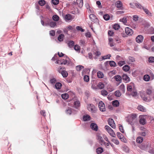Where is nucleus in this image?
<instances>
[{
  "mask_svg": "<svg viewBox=\"0 0 154 154\" xmlns=\"http://www.w3.org/2000/svg\"><path fill=\"white\" fill-rule=\"evenodd\" d=\"M136 115L135 114H132L131 117L128 119V122L129 124L131 125H134L135 123H136Z\"/></svg>",
  "mask_w": 154,
  "mask_h": 154,
  "instance_id": "nucleus-1",
  "label": "nucleus"
},
{
  "mask_svg": "<svg viewBox=\"0 0 154 154\" xmlns=\"http://www.w3.org/2000/svg\"><path fill=\"white\" fill-rule=\"evenodd\" d=\"M105 128L106 130L110 135L113 137H115L116 135L112 128L108 125H106Z\"/></svg>",
  "mask_w": 154,
  "mask_h": 154,
  "instance_id": "nucleus-2",
  "label": "nucleus"
},
{
  "mask_svg": "<svg viewBox=\"0 0 154 154\" xmlns=\"http://www.w3.org/2000/svg\"><path fill=\"white\" fill-rule=\"evenodd\" d=\"M116 7L118 8V10H123L124 8L123 7V4L122 2L119 1H117L115 3Z\"/></svg>",
  "mask_w": 154,
  "mask_h": 154,
  "instance_id": "nucleus-3",
  "label": "nucleus"
},
{
  "mask_svg": "<svg viewBox=\"0 0 154 154\" xmlns=\"http://www.w3.org/2000/svg\"><path fill=\"white\" fill-rule=\"evenodd\" d=\"M66 112L67 114L70 115L76 114L77 111L70 108H69L66 110Z\"/></svg>",
  "mask_w": 154,
  "mask_h": 154,
  "instance_id": "nucleus-4",
  "label": "nucleus"
},
{
  "mask_svg": "<svg viewBox=\"0 0 154 154\" xmlns=\"http://www.w3.org/2000/svg\"><path fill=\"white\" fill-rule=\"evenodd\" d=\"M98 106L100 110L101 111L103 112L105 111V106L104 103L102 101H100L99 102Z\"/></svg>",
  "mask_w": 154,
  "mask_h": 154,
  "instance_id": "nucleus-5",
  "label": "nucleus"
},
{
  "mask_svg": "<svg viewBox=\"0 0 154 154\" xmlns=\"http://www.w3.org/2000/svg\"><path fill=\"white\" fill-rule=\"evenodd\" d=\"M108 123L109 125L113 128H116V125L114 123V120L111 118H109L108 120Z\"/></svg>",
  "mask_w": 154,
  "mask_h": 154,
  "instance_id": "nucleus-6",
  "label": "nucleus"
},
{
  "mask_svg": "<svg viewBox=\"0 0 154 154\" xmlns=\"http://www.w3.org/2000/svg\"><path fill=\"white\" fill-rule=\"evenodd\" d=\"M126 33L128 35H131L133 33V31L130 28L127 27L125 29Z\"/></svg>",
  "mask_w": 154,
  "mask_h": 154,
  "instance_id": "nucleus-7",
  "label": "nucleus"
},
{
  "mask_svg": "<svg viewBox=\"0 0 154 154\" xmlns=\"http://www.w3.org/2000/svg\"><path fill=\"white\" fill-rule=\"evenodd\" d=\"M88 109L89 111L93 112H95L96 111L95 106L92 104H90V105L88 106Z\"/></svg>",
  "mask_w": 154,
  "mask_h": 154,
  "instance_id": "nucleus-8",
  "label": "nucleus"
},
{
  "mask_svg": "<svg viewBox=\"0 0 154 154\" xmlns=\"http://www.w3.org/2000/svg\"><path fill=\"white\" fill-rule=\"evenodd\" d=\"M122 79L125 82H128L130 81V78L126 74H124L122 75Z\"/></svg>",
  "mask_w": 154,
  "mask_h": 154,
  "instance_id": "nucleus-9",
  "label": "nucleus"
},
{
  "mask_svg": "<svg viewBox=\"0 0 154 154\" xmlns=\"http://www.w3.org/2000/svg\"><path fill=\"white\" fill-rule=\"evenodd\" d=\"M143 39V36L141 35L137 36L136 38V42L138 43L141 42Z\"/></svg>",
  "mask_w": 154,
  "mask_h": 154,
  "instance_id": "nucleus-10",
  "label": "nucleus"
},
{
  "mask_svg": "<svg viewBox=\"0 0 154 154\" xmlns=\"http://www.w3.org/2000/svg\"><path fill=\"white\" fill-rule=\"evenodd\" d=\"M90 127L93 130L95 131H97L98 127L95 123H91V124Z\"/></svg>",
  "mask_w": 154,
  "mask_h": 154,
  "instance_id": "nucleus-11",
  "label": "nucleus"
},
{
  "mask_svg": "<svg viewBox=\"0 0 154 154\" xmlns=\"http://www.w3.org/2000/svg\"><path fill=\"white\" fill-rule=\"evenodd\" d=\"M49 26L52 28H54L56 27L57 23H56L54 21H49Z\"/></svg>",
  "mask_w": 154,
  "mask_h": 154,
  "instance_id": "nucleus-12",
  "label": "nucleus"
},
{
  "mask_svg": "<svg viewBox=\"0 0 154 154\" xmlns=\"http://www.w3.org/2000/svg\"><path fill=\"white\" fill-rule=\"evenodd\" d=\"M109 63V64L111 67H115L117 66L116 65V63L113 61H106L105 63L107 64L108 63Z\"/></svg>",
  "mask_w": 154,
  "mask_h": 154,
  "instance_id": "nucleus-13",
  "label": "nucleus"
},
{
  "mask_svg": "<svg viewBox=\"0 0 154 154\" xmlns=\"http://www.w3.org/2000/svg\"><path fill=\"white\" fill-rule=\"evenodd\" d=\"M117 135L118 137L122 141L125 142V141H124L125 139L123 138L124 136L122 134L119 132H118L117 133Z\"/></svg>",
  "mask_w": 154,
  "mask_h": 154,
  "instance_id": "nucleus-14",
  "label": "nucleus"
},
{
  "mask_svg": "<svg viewBox=\"0 0 154 154\" xmlns=\"http://www.w3.org/2000/svg\"><path fill=\"white\" fill-rule=\"evenodd\" d=\"M72 15L69 14H66L64 17V18L66 21L71 20H72Z\"/></svg>",
  "mask_w": 154,
  "mask_h": 154,
  "instance_id": "nucleus-15",
  "label": "nucleus"
},
{
  "mask_svg": "<svg viewBox=\"0 0 154 154\" xmlns=\"http://www.w3.org/2000/svg\"><path fill=\"white\" fill-rule=\"evenodd\" d=\"M80 104V102L79 100H77L74 102V106L76 108H78L79 107Z\"/></svg>",
  "mask_w": 154,
  "mask_h": 154,
  "instance_id": "nucleus-16",
  "label": "nucleus"
},
{
  "mask_svg": "<svg viewBox=\"0 0 154 154\" xmlns=\"http://www.w3.org/2000/svg\"><path fill=\"white\" fill-rule=\"evenodd\" d=\"M115 79L117 82H121L122 79V77L119 75H117L114 77Z\"/></svg>",
  "mask_w": 154,
  "mask_h": 154,
  "instance_id": "nucleus-17",
  "label": "nucleus"
},
{
  "mask_svg": "<svg viewBox=\"0 0 154 154\" xmlns=\"http://www.w3.org/2000/svg\"><path fill=\"white\" fill-rule=\"evenodd\" d=\"M96 152L97 154H100L103 151V149L101 147H99L96 149Z\"/></svg>",
  "mask_w": 154,
  "mask_h": 154,
  "instance_id": "nucleus-18",
  "label": "nucleus"
},
{
  "mask_svg": "<svg viewBox=\"0 0 154 154\" xmlns=\"http://www.w3.org/2000/svg\"><path fill=\"white\" fill-rule=\"evenodd\" d=\"M138 109L142 112H145L146 111V109L141 105H139L137 107Z\"/></svg>",
  "mask_w": 154,
  "mask_h": 154,
  "instance_id": "nucleus-19",
  "label": "nucleus"
},
{
  "mask_svg": "<svg viewBox=\"0 0 154 154\" xmlns=\"http://www.w3.org/2000/svg\"><path fill=\"white\" fill-rule=\"evenodd\" d=\"M83 119L85 121H89L90 120V116L88 115H85L83 117Z\"/></svg>",
  "mask_w": 154,
  "mask_h": 154,
  "instance_id": "nucleus-20",
  "label": "nucleus"
},
{
  "mask_svg": "<svg viewBox=\"0 0 154 154\" xmlns=\"http://www.w3.org/2000/svg\"><path fill=\"white\" fill-rule=\"evenodd\" d=\"M97 76L98 78L101 79L103 78L104 75L103 72L100 71H99L97 72Z\"/></svg>",
  "mask_w": 154,
  "mask_h": 154,
  "instance_id": "nucleus-21",
  "label": "nucleus"
},
{
  "mask_svg": "<svg viewBox=\"0 0 154 154\" xmlns=\"http://www.w3.org/2000/svg\"><path fill=\"white\" fill-rule=\"evenodd\" d=\"M38 4L41 6H43L46 4V2L45 0H40L38 1Z\"/></svg>",
  "mask_w": 154,
  "mask_h": 154,
  "instance_id": "nucleus-22",
  "label": "nucleus"
},
{
  "mask_svg": "<svg viewBox=\"0 0 154 154\" xmlns=\"http://www.w3.org/2000/svg\"><path fill=\"white\" fill-rule=\"evenodd\" d=\"M119 104V103L117 100H115L112 101V105L114 106L118 107Z\"/></svg>",
  "mask_w": 154,
  "mask_h": 154,
  "instance_id": "nucleus-23",
  "label": "nucleus"
},
{
  "mask_svg": "<svg viewBox=\"0 0 154 154\" xmlns=\"http://www.w3.org/2000/svg\"><path fill=\"white\" fill-rule=\"evenodd\" d=\"M143 140V138L142 137H139L137 138L136 139V141L137 143H140Z\"/></svg>",
  "mask_w": 154,
  "mask_h": 154,
  "instance_id": "nucleus-24",
  "label": "nucleus"
},
{
  "mask_svg": "<svg viewBox=\"0 0 154 154\" xmlns=\"http://www.w3.org/2000/svg\"><path fill=\"white\" fill-rule=\"evenodd\" d=\"M143 10V11L145 12V13L148 16H152L151 13L149 11L148 9L144 8Z\"/></svg>",
  "mask_w": 154,
  "mask_h": 154,
  "instance_id": "nucleus-25",
  "label": "nucleus"
},
{
  "mask_svg": "<svg viewBox=\"0 0 154 154\" xmlns=\"http://www.w3.org/2000/svg\"><path fill=\"white\" fill-rule=\"evenodd\" d=\"M62 84L60 82H57L55 85V86L57 89H60L62 87Z\"/></svg>",
  "mask_w": 154,
  "mask_h": 154,
  "instance_id": "nucleus-26",
  "label": "nucleus"
},
{
  "mask_svg": "<svg viewBox=\"0 0 154 154\" xmlns=\"http://www.w3.org/2000/svg\"><path fill=\"white\" fill-rule=\"evenodd\" d=\"M64 37L63 34H60L58 37V40L60 42L62 41L63 40V38Z\"/></svg>",
  "mask_w": 154,
  "mask_h": 154,
  "instance_id": "nucleus-27",
  "label": "nucleus"
},
{
  "mask_svg": "<svg viewBox=\"0 0 154 154\" xmlns=\"http://www.w3.org/2000/svg\"><path fill=\"white\" fill-rule=\"evenodd\" d=\"M122 69L125 72H127L130 69V67L128 65H125L123 67Z\"/></svg>",
  "mask_w": 154,
  "mask_h": 154,
  "instance_id": "nucleus-28",
  "label": "nucleus"
},
{
  "mask_svg": "<svg viewBox=\"0 0 154 154\" xmlns=\"http://www.w3.org/2000/svg\"><path fill=\"white\" fill-rule=\"evenodd\" d=\"M153 92H152V90L150 89H148L146 90V93L147 94L152 96V94Z\"/></svg>",
  "mask_w": 154,
  "mask_h": 154,
  "instance_id": "nucleus-29",
  "label": "nucleus"
},
{
  "mask_svg": "<svg viewBox=\"0 0 154 154\" xmlns=\"http://www.w3.org/2000/svg\"><path fill=\"white\" fill-rule=\"evenodd\" d=\"M52 19L55 21H57L59 20V17L57 15H54L52 17Z\"/></svg>",
  "mask_w": 154,
  "mask_h": 154,
  "instance_id": "nucleus-30",
  "label": "nucleus"
},
{
  "mask_svg": "<svg viewBox=\"0 0 154 154\" xmlns=\"http://www.w3.org/2000/svg\"><path fill=\"white\" fill-rule=\"evenodd\" d=\"M61 74L62 76L64 78L67 77L68 75V73L65 70H63L62 71Z\"/></svg>",
  "mask_w": 154,
  "mask_h": 154,
  "instance_id": "nucleus-31",
  "label": "nucleus"
},
{
  "mask_svg": "<svg viewBox=\"0 0 154 154\" xmlns=\"http://www.w3.org/2000/svg\"><path fill=\"white\" fill-rule=\"evenodd\" d=\"M68 46L70 48H72L74 45V42L73 41H70L68 43Z\"/></svg>",
  "mask_w": 154,
  "mask_h": 154,
  "instance_id": "nucleus-32",
  "label": "nucleus"
},
{
  "mask_svg": "<svg viewBox=\"0 0 154 154\" xmlns=\"http://www.w3.org/2000/svg\"><path fill=\"white\" fill-rule=\"evenodd\" d=\"M97 87L100 89H103L104 88V85L103 83L100 82L98 84Z\"/></svg>",
  "mask_w": 154,
  "mask_h": 154,
  "instance_id": "nucleus-33",
  "label": "nucleus"
},
{
  "mask_svg": "<svg viewBox=\"0 0 154 154\" xmlns=\"http://www.w3.org/2000/svg\"><path fill=\"white\" fill-rule=\"evenodd\" d=\"M150 79V77L148 75H146L144 76L143 79L144 81L148 82L149 80Z\"/></svg>",
  "mask_w": 154,
  "mask_h": 154,
  "instance_id": "nucleus-34",
  "label": "nucleus"
},
{
  "mask_svg": "<svg viewBox=\"0 0 154 154\" xmlns=\"http://www.w3.org/2000/svg\"><path fill=\"white\" fill-rule=\"evenodd\" d=\"M61 97L63 99L66 100L69 97V95L68 94H64L61 95Z\"/></svg>",
  "mask_w": 154,
  "mask_h": 154,
  "instance_id": "nucleus-35",
  "label": "nucleus"
},
{
  "mask_svg": "<svg viewBox=\"0 0 154 154\" xmlns=\"http://www.w3.org/2000/svg\"><path fill=\"white\" fill-rule=\"evenodd\" d=\"M135 6L137 7L138 8H139L140 9H143L144 8V7L142 6L139 3H135L134 4Z\"/></svg>",
  "mask_w": 154,
  "mask_h": 154,
  "instance_id": "nucleus-36",
  "label": "nucleus"
},
{
  "mask_svg": "<svg viewBox=\"0 0 154 154\" xmlns=\"http://www.w3.org/2000/svg\"><path fill=\"white\" fill-rule=\"evenodd\" d=\"M120 90L123 93L125 92V86L124 84H122L119 87Z\"/></svg>",
  "mask_w": 154,
  "mask_h": 154,
  "instance_id": "nucleus-37",
  "label": "nucleus"
},
{
  "mask_svg": "<svg viewBox=\"0 0 154 154\" xmlns=\"http://www.w3.org/2000/svg\"><path fill=\"white\" fill-rule=\"evenodd\" d=\"M115 95L116 97H119L121 96V93L119 91H117L115 92Z\"/></svg>",
  "mask_w": 154,
  "mask_h": 154,
  "instance_id": "nucleus-38",
  "label": "nucleus"
},
{
  "mask_svg": "<svg viewBox=\"0 0 154 154\" xmlns=\"http://www.w3.org/2000/svg\"><path fill=\"white\" fill-rule=\"evenodd\" d=\"M101 94L103 96H106L108 94V92L106 90H103L101 91Z\"/></svg>",
  "mask_w": 154,
  "mask_h": 154,
  "instance_id": "nucleus-39",
  "label": "nucleus"
},
{
  "mask_svg": "<svg viewBox=\"0 0 154 154\" xmlns=\"http://www.w3.org/2000/svg\"><path fill=\"white\" fill-rule=\"evenodd\" d=\"M103 18L105 20H108L109 19L110 16L108 14H106L103 16Z\"/></svg>",
  "mask_w": 154,
  "mask_h": 154,
  "instance_id": "nucleus-40",
  "label": "nucleus"
},
{
  "mask_svg": "<svg viewBox=\"0 0 154 154\" xmlns=\"http://www.w3.org/2000/svg\"><path fill=\"white\" fill-rule=\"evenodd\" d=\"M59 0H52V3L54 5H57L59 3Z\"/></svg>",
  "mask_w": 154,
  "mask_h": 154,
  "instance_id": "nucleus-41",
  "label": "nucleus"
},
{
  "mask_svg": "<svg viewBox=\"0 0 154 154\" xmlns=\"http://www.w3.org/2000/svg\"><path fill=\"white\" fill-rule=\"evenodd\" d=\"M140 123L142 125H144L146 123L145 119L143 118L140 119Z\"/></svg>",
  "mask_w": 154,
  "mask_h": 154,
  "instance_id": "nucleus-42",
  "label": "nucleus"
},
{
  "mask_svg": "<svg viewBox=\"0 0 154 154\" xmlns=\"http://www.w3.org/2000/svg\"><path fill=\"white\" fill-rule=\"evenodd\" d=\"M111 57V55L110 54L106 55L105 56H102V60H105L107 59H109Z\"/></svg>",
  "mask_w": 154,
  "mask_h": 154,
  "instance_id": "nucleus-43",
  "label": "nucleus"
},
{
  "mask_svg": "<svg viewBox=\"0 0 154 154\" xmlns=\"http://www.w3.org/2000/svg\"><path fill=\"white\" fill-rule=\"evenodd\" d=\"M111 141L116 145H118L119 144V142L117 139H112Z\"/></svg>",
  "mask_w": 154,
  "mask_h": 154,
  "instance_id": "nucleus-44",
  "label": "nucleus"
},
{
  "mask_svg": "<svg viewBox=\"0 0 154 154\" xmlns=\"http://www.w3.org/2000/svg\"><path fill=\"white\" fill-rule=\"evenodd\" d=\"M113 28L116 30H118L120 27V26L118 24H115L114 25Z\"/></svg>",
  "mask_w": 154,
  "mask_h": 154,
  "instance_id": "nucleus-45",
  "label": "nucleus"
},
{
  "mask_svg": "<svg viewBox=\"0 0 154 154\" xmlns=\"http://www.w3.org/2000/svg\"><path fill=\"white\" fill-rule=\"evenodd\" d=\"M76 68L77 71H80L82 68H84V66L82 65H79L76 66Z\"/></svg>",
  "mask_w": 154,
  "mask_h": 154,
  "instance_id": "nucleus-46",
  "label": "nucleus"
},
{
  "mask_svg": "<svg viewBox=\"0 0 154 154\" xmlns=\"http://www.w3.org/2000/svg\"><path fill=\"white\" fill-rule=\"evenodd\" d=\"M84 80L85 81L88 82L89 80V77L88 75H85L84 76Z\"/></svg>",
  "mask_w": 154,
  "mask_h": 154,
  "instance_id": "nucleus-47",
  "label": "nucleus"
},
{
  "mask_svg": "<svg viewBox=\"0 0 154 154\" xmlns=\"http://www.w3.org/2000/svg\"><path fill=\"white\" fill-rule=\"evenodd\" d=\"M148 61L149 63H152L154 62V57H150L149 58Z\"/></svg>",
  "mask_w": 154,
  "mask_h": 154,
  "instance_id": "nucleus-48",
  "label": "nucleus"
},
{
  "mask_svg": "<svg viewBox=\"0 0 154 154\" xmlns=\"http://www.w3.org/2000/svg\"><path fill=\"white\" fill-rule=\"evenodd\" d=\"M119 21L120 22H122L124 24H125L127 22V20L126 18L125 17L120 19L119 20Z\"/></svg>",
  "mask_w": 154,
  "mask_h": 154,
  "instance_id": "nucleus-49",
  "label": "nucleus"
},
{
  "mask_svg": "<svg viewBox=\"0 0 154 154\" xmlns=\"http://www.w3.org/2000/svg\"><path fill=\"white\" fill-rule=\"evenodd\" d=\"M89 18L91 20H93L96 18V16L93 14H90L89 15Z\"/></svg>",
  "mask_w": 154,
  "mask_h": 154,
  "instance_id": "nucleus-50",
  "label": "nucleus"
},
{
  "mask_svg": "<svg viewBox=\"0 0 154 154\" xmlns=\"http://www.w3.org/2000/svg\"><path fill=\"white\" fill-rule=\"evenodd\" d=\"M74 48L76 51H79L80 50V47L78 45H75L74 46Z\"/></svg>",
  "mask_w": 154,
  "mask_h": 154,
  "instance_id": "nucleus-51",
  "label": "nucleus"
},
{
  "mask_svg": "<svg viewBox=\"0 0 154 154\" xmlns=\"http://www.w3.org/2000/svg\"><path fill=\"white\" fill-rule=\"evenodd\" d=\"M50 35L52 36H54L55 35V31L54 30H50L49 32Z\"/></svg>",
  "mask_w": 154,
  "mask_h": 154,
  "instance_id": "nucleus-52",
  "label": "nucleus"
},
{
  "mask_svg": "<svg viewBox=\"0 0 154 154\" xmlns=\"http://www.w3.org/2000/svg\"><path fill=\"white\" fill-rule=\"evenodd\" d=\"M125 64V61H119L118 63V65L120 66H122Z\"/></svg>",
  "mask_w": 154,
  "mask_h": 154,
  "instance_id": "nucleus-53",
  "label": "nucleus"
},
{
  "mask_svg": "<svg viewBox=\"0 0 154 154\" xmlns=\"http://www.w3.org/2000/svg\"><path fill=\"white\" fill-rule=\"evenodd\" d=\"M85 96L87 97V99H88L90 96V92L88 91H86L85 92Z\"/></svg>",
  "mask_w": 154,
  "mask_h": 154,
  "instance_id": "nucleus-54",
  "label": "nucleus"
},
{
  "mask_svg": "<svg viewBox=\"0 0 154 154\" xmlns=\"http://www.w3.org/2000/svg\"><path fill=\"white\" fill-rule=\"evenodd\" d=\"M141 97H142L144 101L146 102H149L150 101V99H148L145 96L143 97L142 96Z\"/></svg>",
  "mask_w": 154,
  "mask_h": 154,
  "instance_id": "nucleus-55",
  "label": "nucleus"
},
{
  "mask_svg": "<svg viewBox=\"0 0 154 154\" xmlns=\"http://www.w3.org/2000/svg\"><path fill=\"white\" fill-rule=\"evenodd\" d=\"M97 139L99 140V141H100L101 140L103 139L102 137L99 134H97Z\"/></svg>",
  "mask_w": 154,
  "mask_h": 154,
  "instance_id": "nucleus-56",
  "label": "nucleus"
},
{
  "mask_svg": "<svg viewBox=\"0 0 154 154\" xmlns=\"http://www.w3.org/2000/svg\"><path fill=\"white\" fill-rule=\"evenodd\" d=\"M129 61L131 62H133L135 61L134 58L130 56L128 57Z\"/></svg>",
  "mask_w": 154,
  "mask_h": 154,
  "instance_id": "nucleus-57",
  "label": "nucleus"
},
{
  "mask_svg": "<svg viewBox=\"0 0 154 154\" xmlns=\"http://www.w3.org/2000/svg\"><path fill=\"white\" fill-rule=\"evenodd\" d=\"M119 128L120 131L122 133H124V131L123 127L121 125H119Z\"/></svg>",
  "mask_w": 154,
  "mask_h": 154,
  "instance_id": "nucleus-58",
  "label": "nucleus"
},
{
  "mask_svg": "<svg viewBox=\"0 0 154 154\" xmlns=\"http://www.w3.org/2000/svg\"><path fill=\"white\" fill-rule=\"evenodd\" d=\"M127 90L128 91H131L132 90V86L131 85H128L127 87Z\"/></svg>",
  "mask_w": 154,
  "mask_h": 154,
  "instance_id": "nucleus-59",
  "label": "nucleus"
},
{
  "mask_svg": "<svg viewBox=\"0 0 154 154\" xmlns=\"http://www.w3.org/2000/svg\"><path fill=\"white\" fill-rule=\"evenodd\" d=\"M56 82V80L55 78H53L50 80V82L51 84H54Z\"/></svg>",
  "mask_w": 154,
  "mask_h": 154,
  "instance_id": "nucleus-60",
  "label": "nucleus"
},
{
  "mask_svg": "<svg viewBox=\"0 0 154 154\" xmlns=\"http://www.w3.org/2000/svg\"><path fill=\"white\" fill-rule=\"evenodd\" d=\"M76 29L82 32H83L84 31V29H82L81 27L79 26H77L76 27Z\"/></svg>",
  "mask_w": 154,
  "mask_h": 154,
  "instance_id": "nucleus-61",
  "label": "nucleus"
},
{
  "mask_svg": "<svg viewBox=\"0 0 154 154\" xmlns=\"http://www.w3.org/2000/svg\"><path fill=\"white\" fill-rule=\"evenodd\" d=\"M138 17L137 15H134L133 16V20L134 21H136L138 20Z\"/></svg>",
  "mask_w": 154,
  "mask_h": 154,
  "instance_id": "nucleus-62",
  "label": "nucleus"
},
{
  "mask_svg": "<svg viewBox=\"0 0 154 154\" xmlns=\"http://www.w3.org/2000/svg\"><path fill=\"white\" fill-rule=\"evenodd\" d=\"M108 35L109 36H112L113 35L114 32L112 31L109 30L108 32Z\"/></svg>",
  "mask_w": 154,
  "mask_h": 154,
  "instance_id": "nucleus-63",
  "label": "nucleus"
},
{
  "mask_svg": "<svg viewBox=\"0 0 154 154\" xmlns=\"http://www.w3.org/2000/svg\"><path fill=\"white\" fill-rule=\"evenodd\" d=\"M99 142L102 146L104 145L105 143V142L104 141L103 139L99 141Z\"/></svg>",
  "mask_w": 154,
  "mask_h": 154,
  "instance_id": "nucleus-64",
  "label": "nucleus"
}]
</instances>
